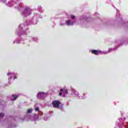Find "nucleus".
Returning a JSON list of instances; mask_svg holds the SVG:
<instances>
[{
    "instance_id": "f257e3e1",
    "label": "nucleus",
    "mask_w": 128,
    "mask_h": 128,
    "mask_svg": "<svg viewBox=\"0 0 128 128\" xmlns=\"http://www.w3.org/2000/svg\"><path fill=\"white\" fill-rule=\"evenodd\" d=\"M21 14L22 16H28L32 14V9L28 6L24 7V8H23V11L21 13Z\"/></svg>"
},
{
    "instance_id": "f03ea898",
    "label": "nucleus",
    "mask_w": 128,
    "mask_h": 128,
    "mask_svg": "<svg viewBox=\"0 0 128 128\" xmlns=\"http://www.w3.org/2000/svg\"><path fill=\"white\" fill-rule=\"evenodd\" d=\"M20 2V0H12V2H10L8 3V6H14L15 8H20V4L18 2Z\"/></svg>"
},
{
    "instance_id": "7ed1b4c3",
    "label": "nucleus",
    "mask_w": 128,
    "mask_h": 128,
    "mask_svg": "<svg viewBox=\"0 0 128 128\" xmlns=\"http://www.w3.org/2000/svg\"><path fill=\"white\" fill-rule=\"evenodd\" d=\"M18 28L20 30V32H22V34H26V30L28 28L27 26H24V24H21L19 25Z\"/></svg>"
},
{
    "instance_id": "20e7f679",
    "label": "nucleus",
    "mask_w": 128,
    "mask_h": 128,
    "mask_svg": "<svg viewBox=\"0 0 128 128\" xmlns=\"http://www.w3.org/2000/svg\"><path fill=\"white\" fill-rule=\"evenodd\" d=\"M52 104L54 108H58L60 104V102L58 100H54L52 102Z\"/></svg>"
},
{
    "instance_id": "39448f33",
    "label": "nucleus",
    "mask_w": 128,
    "mask_h": 128,
    "mask_svg": "<svg viewBox=\"0 0 128 128\" xmlns=\"http://www.w3.org/2000/svg\"><path fill=\"white\" fill-rule=\"evenodd\" d=\"M62 94H68V90L66 88L64 89H60V92H59V96H62Z\"/></svg>"
},
{
    "instance_id": "423d86ee",
    "label": "nucleus",
    "mask_w": 128,
    "mask_h": 128,
    "mask_svg": "<svg viewBox=\"0 0 128 128\" xmlns=\"http://www.w3.org/2000/svg\"><path fill=\"white\" fill-rule=\"evenodd\" d=\"M74 22H72L70 20H68L66 21V24L68 26H74Z\"/></svg>"
},
{
    "instance_id": "0eeeda50",
    "label": "nucleus",
    "mask_w": 128,
    "mask_h": 128,
    "mask_svg": "<svg viewBox=\"0 0 128 128\" xmlns=\"http://www.w3.org/2000/svg\"><path fill=\"white\" fill-rule=\"evenodd\" d=\"M46 96V93L44 92H39L37 94V96Z\"/></svg>"
},
{
    "instance_id": "6e6552de",
    "label": "nucleus",
    "mask_w": 128,
    "mask_h": 128,
    "mask_svg": "<svg viewBox=\"0 0 128 128\" xmlns=\"http://www.w3.org/2000/svg\"><path fill=\"white\" fill-rule=\"evenodd\" d=\"M7 76H14V79L16 78V74H14V73H8Z\"/></svg>"
},
{
    "instance_id": "1a4fd4ad",
    "label": "nucleus",
    "mask_w": 128,
    "mask_h": 128,
    "mask_svg": "<svg viewBox=\"0 0 128 128\" xmlns=\"http://www.w3.org/2000/svg\"><path fill=\"white\" fill-rule=\"evenodd\" d=\"M100 51H98L96 50H92V54H94L98 55V54L100 52Z\"/></svg>"
},
{
    "instance_id": "9d476101",
    "label": "nucleus",
    "mask_w": 128,
    "mask_h": 128,
    "mask_svg": "<svg viewBox=\"0 0 128 128\" xmlns=\"http://www.w3.org/2000/svg\"><path fill=\"white\" fill-rule=\"evenodd\" d=\"M18 97L12 96L11 98L12 100H16Z\"/></svg>"
},
{
    "instance_id": "9b49d317",
    "label": "nucleus",
    "mask_w": 128,
    "mask_h": 128,
    "mask_svg": "<svg viewBox=\"0 0 128 128\" xmlns=\"http://www.w3.org/2000/svg\"><path fill=\"white\" fill-rule=\"evenodd\" d=\"M4 113H0V118H4Z\"/></svg>"
},
{
    "instance_id": "f8f14e48",
    "label": "nucleus",
    "mask_w": 128,
    "mask_h": 128,
    "mask_svg": "<svg viewBox=\"0 0 128 128\" xmlns=\"http://www.w3.org/2000/svg\"><path fill=\"white\" fill-rule=\"evenodd\" d=\"M71 18L72 20H74V18H76V16H74L71 15Z\"/></svg>"
},
{
    "instance_id": "ddd939ff",
    "label": "nucleus",
    "mask_w": 128,
    "mask_h": 128,
    "mask_svg": "<svg viewBox=\"0 0 128 128\" xmlns=\"http://www.w3.org/2000/svg\"><path fill=\"white\" fill-rule=\"evenodd\" d=\"M40 110V108L38 107H37L36 108L35 110L36 112H38Z\"/></svg>"
},
{
    "instance_id": "4468645a",
    "label": "nucleus",
    "mask_w": 128,
    "mask_h": 128,
    "mask_svg": "<svg viewBox=\"0 0 128 128\" xmlns=\"http://www.w3.org/2000/svg\"><path fill=\"white\" fill-rule=\"evenodd\" d=\"M32 112V109H29V110H28V112Z\"/></svg>"
},
{
    "instance_id": "2eb2a0df",
    "label": "nucleus",
    "mask_w": 128,
    "mask_h": 128,
    "mask_svg": "<svg viewBox=\"0 0 128 128\" xmlns=\"http://www.w3.org/2000/svg\"><path fill=\"white\" fill-rule=\"evenodd\" d=\"M12 96H18V95H16V94H12Z\"/></svg>"
},
{
    "instance_id": "dca6fc26",
    "label": "nucleus",
    "mask_w": 128,
    "mask_h": 128,
    "mask_svg": "<svg viewBox=\"0 0 128 128\" xmlns=\"http://www.w3.org/2000/svg\"><path fill=\"white\" fill-rule=\"evenodd\" d=\"M60 26H64V24H60Z\"/></svg>"
},
{
    "instance_id": "f3484780",
    "label": "nucleus",
    "mask_w": 128,
    "mask_h": 128,
    "mask_svg": "<svg viewBox=\"0 0 128 128\" xmlns=\"http://www.w3.org/2000/svg\"><path fill=\"white\" fill-rule=\"evenodd\" d=\"M19 36H22V34L20 33H18Z\"/></svg>"
},
{
    "instance_id": "a211bd4d",
    "label": "nucleus",
    "mask_w": 128,
    "mask_h": 128,
    "mask_svg": "<svg viewBox=\"0 0 128 128\" xmlns=\"http://www.w3.org/2000/svg\"><path fill=\"white\" fill-rule=\"evenodd\" d=\"M8 80H12V78H9Z\"/></svg>"
},
{
    "instance_id": "6ab92c4d",
    "label": "nucleus",
    "mask_w": 128,
    "mask_h": 128,
    "mask_svg": "<svg viewBox=\"0 0 128 128\" xmlns=\"http://www.w3.org/2000/svg\"><path fill=\"white\" fill-rule=\"evenodd\" d=\"M16 41L14 42V44H16Z\"/></svg>"
},
{
    "instance_id": "aec40b11",
    "label": "nucleus",
    "mask_w": 128,
    "mask_h": 128,
    "mask_svg": "<svg viewBox=\"0 0 128 128\" xmlns=\"http://www.w3.org/2000/svg\"><path fill=\"white\" fill-rule=\"evenodd\" d=\"M118 14V10H117V14Z\"/></svg>"
},
{
    "instance_id": "412c9836",
    "label": "nucleus",
    "mask_w": 128,
    "mask_h": 128,
    "mask_svg": "<svg viewBox=\"0 0 128 128\" xmlns=\"http://www.w3.org/2000/svg\"><path fill=\"white\" fill-rule=\"evenodd\" d=\"M84 20H86V19L85 18Z\"/></svg>"
},
{
    "instance_id": "4be33fe9",
    "label": "nucleus",
    "mask_w": 128,
    "mask_h": 128,
    "mask_svg": "<svg viewBox=\"0 0 128 128\" xmlns=\"http://www.w3.org/2000/svg\"><path fill=\"white\" fill-rule=\"evenodd\" d=\"M0 2H2V0H0Z\"/></svg>"
}]
</instances>
